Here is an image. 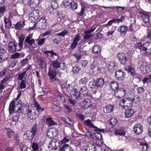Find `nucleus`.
<instances>
[{
  "instance_id": "43",
  "label": "nucleus",
  "mask_w": 151,
  "mask_h": 151,
  "mask_svg": "<svg viewBox=\"0 0 151 151\" xmlns=\"http://www.w3.org/2000/svg\"><path fill=\"white\" fill-rule=\"evenodd\" d=\"M52 110L55 112H59L61 110V108L59 106L54 104L52 105Z\"/></svg>"
},
{
  "instance_id": "53",
  "label": "nucleus",
  "mask_w": 151,
  "mask_h": 151,
  "mask_svg": "<svg viewBox=\"0 0 151 151\" xmlns=\"http://www.w3.org/2000/svg\"><path fill=\"white\" fill-rule=\"evenodd\" d=\"M88 81L87 78L86 77H85L84 78H81L79 81L80 83L81 84H85L87 83Z\"/></svg>"
},
{
  "instance_id": "19",
  "label": "nucleus",
  "mask_w": 151,
  "mask_h": 151,
  "mask_svg": "<svg viewBox=\"0 0 151 151\" xmlns=\"http://www.w3.org/2000/svg\"><path fill=\"white\" fill-rule=\"evenodd\" d=\"M127 27H128L126 25H121L119 27L117 30L121 34H122L124 33H126L127 30Z\"/></svg>"
},
{
  "instance_id": "31",
  "label": "nucleus",
  "mask_w": 151,
  "mask_h": 151,
  "mask_svg": "<svg viewBox=\"0 0 151 151\" xmlns=\"http://www.w3.org/2000/svg\"><path fill=\"white\" fill-rule=\"evenodd\" d=\"M19 42L18 43L19 45L20 48H22L23 41L24 39V37L23 35L22 34L19 37Z\"/></svg>"
},
{
  "instance_id": "40",
  "label": "nucleus",
  "mask_w": 151,
  "mask_h": 151,
  "mask_svg": "<svg viewBox=\"0 0 151 151\" xmlns=\"http://www.w3.org/2000/svg\"><path fill=\"white\" fill-rule=\"evenodd\" d=\"M108 122L112 126H114L117 123V120L115 118H112L110 120L108 121Z\"/></svg>"
},
{
  "instance_id": "64",
  "label": "nucleus",
  "mask_w": 151,
  "mask_h": 151,
  "mask_svg": "<svg viewBox=\"0 0 151 151\" xmlns=\"http://www.w3.org/2000/svg\"><path fill=\"white\" fill-rule=\"evenodd\" d=\"M80 70V69L78 67H75L73 68V72L75 73H78Z\"/></svg>"
},
{
  "instance_id": "52",
  "label": "nucleus",
  "mask_w": 151,
  "mask_h": 151,
  "mask_svg": "<svg viewBox=\"0 0 151 151\" xmlns=\"http://www.w3.org/2000/svg\"><path fill=\"white\" fill-rule=\"evenodd\" d=\"M39 60L40 63L39 64V65L40 67L42 68H45V67L46 66V65L43 60L41 59H39Z\"/></svg>"
},
{
  "instance_id": "7",
  "label": "nucleus",
  "mask_w": 151,
  "mask_h": 151,
  "mask_svg": "<svg viewBox=\"0 0 151 151\" xmlns=\"http://www.w3.org/2000/svg\"><path fill=\"white\" fill-rule=\"evenodd\" d=\"M117 57L120 63L124 65H125L128 61V58H127L126 55L124 53H119L117 55Z\"/></svg>"
},
{
  "instance_id": "1",
  "label": "nucleus",
  "mask_w": 151,
  "mask_h": 151,
  "mask_svg": "<svg viewBox=\"0 0 151 151\" xmlns=\"http://www.w3.org/2000/svg\"><path fill=\"white\" fill-rule=\"evenodd\" d=\"M37 123H36L32 127L28 135L27 133H24L23 135L24 138L26 137V139L27 140L30 139L32 140L37 134Z\"/></svg>"
},
{
  "instance_id": "30",
  "label": "nucleus",
  "mask_w": 151,
  "mask_h": 151,
  "mask_svg": "<svg viewBox=\"0 0 151 151\" xmlns=\"http://www.w3.org/2000/svg\"><path fill=\"white\" fill-rule=\"evenodd\" d=\"M52 119V118L51 117L46 118V123L49 126H51L54 125L56 124L55 122H53Z\"/></svg>"
},
{
  "instance_id": "59",
  "label": "nucleus",
  "mask_w": 151,
  "mask_h": 151,
  "mask_svg": "<svg viewBox=\"0 0 151 151\" xmlns=\"http://www.w3.org/2000/svg\"><path fill=\"white\" fill-rule=\"evenodd\" d=\"M27 61L28 59L27 58L22 59L21 62V65L20 66L22 67L24 66L26 64Z\"/></svg>"
},
{
  "instance_id": "39",
  "label": "nucleus",
  "mask_w": 151,
  "mask_h": 151,
  "mask_svg": "<svg viewBox=\"0 0 151 151\" xmlns=\"http://www.w3.org/2000/svg\"><path fill=\"white\" fill-rule=\"evenodd\" d=\"M19 118L17 116H14L12 118V122H10V124L12 125H16V123L18 122Z\"/></svg>"
},
{
  "instance_id": "54",
  "label": "nucleus",
  "mask_w": 151,
  "mask_h": 151,
  "mask_svg": "<svg viewBox=\"0 0 151 151\" xmlns=\"http://www.w3.org/2000/svg\"><path fill=\"white\" fill-rule=\"evenodd\" d=\"M81 39V37L78 34H77L75 35L74 37L73 41L75 42H78L80 41Z\"/></svg>"
},
{
  "instance_id": "21",
  "label": "nucleus",
  "mask_w": 151,
  "mask_h": 151,
  "mask_svg": "<svg viewBox=\"0 0 151 151\" xmlns=\"http://www.w3.org/2000/svg\"><path fill=\"white\" fill-rule=\"evenodd\" d=\"M114 106L113 105H108L104 108V113H110L113 110Z\"/></svg>"
},
{
  "instance_id": "23",
  "label": "nucleus",
  "mask_w": 151,
  "mask_h": 151,
  "mask_svg": "<svg viewBox=\"0 0 151 151\" xmlns=\"http://www.w3.org/2000/svg\"><path fill=\"white\" fill-rule=\"evenodd\" d=\"M61 63H59L57 60H56L53 61L51 64V65L54 69H57L60 67Z\"/></svg>"
},
{
  "instance_id": "63",
  "label": "nucleus",
  "mask_w": 151,
  "mask_h": 151,
  "mask_svg": "<svg viewBox=\"0 0 151 151\" xmlns=\"http://www.w3.org/2000/svg\"><path fill=\"white\" fill-rule=\"evenodd\" d=\"M86 136L88 138L90 139H93L94 137L93 135H92L89 131H88L87 132L86 134Z\"/></svg>"
},
{
  "instance_id": "37",
  "label": "nucleus",
  "mask_w": 151,
  "mask_h": 151,
  "mask_svg": "<svg viewBox=\"0 0 151 151\" xmlns=\"http://www.w3.org/2000/svg\"><path fill=\"white\" fill-rule=\"evenodd\" d=\"M56 134L54 136L53 133L52 132H50L49 130H47V136L50 138H53L58 135V130H55Z\"/></svg>"
},
{
  "instance_id": "14",
  "label": "nucleus",
  "mask_w": 151,
  "mask_h": 151,
  "mask_svg": "<svg viewBox=\"0 0 151 151\" xmlns=\"http://www.w3.org/2000/svg\"><path fill=\"white\" fill-rule=\"evenodd\" d=\"M95 81L96 84V88L97 89L101 88L104 83V80L102 78H98Z\"/></svg>"
},
{
  "instance_id": "49",
  "label": "nucleus",
  "mask_w": 151,
  "mask_h": 151,
  "mask_svg": "<svg viewBox=\"0 0 151 151\" xmlns=\"http://www.w3.org/2000/svg\"><path fill=\"white\" fill-rule=\"evenodd\" d=\"M89 85L90 86V88H96V83L95 80H93L92 82H90Z\"/></svg>"
},
{
  "instance_id": "12",
  "label": "nucleus",
  "mask_w": 151,
  "mask_h": 151,
  "mask_svg": "<svg viewBox=\"0 0 151 151\" xmlns=\"http://www.w3.org/2000/svg\"><path fill=\"white\" fill-rule=\"evenodd\" d=\"M133 131L137 134H140L143 131V127L140 124H136L134 126Z\"/></svg>"
},
{
  "instance_id": "38",
  "label": "nucleus",
  "mask_w": 151,
  "mask_h": 151,
  "mask_svg": "<svg viewBox=\"0 0 151 151\" xmlns=\"http://www.w3.org/2000/svg\"><path fill=\"white\" fill-rule=\"evenodd\" d=\"M70 8L74 10L77 9L78 7V3L77 2H75L73 1L70 3Z\"/></svg>"
},
{
  "instance_id": "55",
  "label": "nucleus",
  "mask_w": 151,
  "mask_h": 151,
  "mask_svg": "<svg viewBox=\"0 0 151 151\" xmlns=\"http://www.w3.org/2000/svg\"><path fill=\"white\" fill-rule=\"evenodd\" d=\"M95 136L96 138L99 140H100L102 138L101 134L99 132H96V133L95 134Z\"/></svg>"
},
{
  "instance_id": "11",
  "label": "nucleus",
  "mask_w": 151,
  "mask_h": 151,
  "mask_svg": "<svg viewBox=\"0 0 151 151\" xmlns=\"http://www.w3.org/2000/svg\"><path fill=\"white\" fill-rule=\"evenodd\" d=\"M109 86L112 90L114 91L115 94V93L118 92V90L119 89V84L118 82L113 81L109 84Z\"/></svg>"
},
{
  "instance_id": "8",
  "label": "nucleus",
  "mask_w": 151,
  "mask_h": 151,
  "mask_svg": "<svg viewBox=\"0 0 151 151\" xmlns=\"http://www.w3.org/2000/svg\"><path fill=\"white\" fill-rule=\"evenodd\" d=\"M45 17L42 16L39 20L38 22L39 28L42 30L46 29L47 27V24L46 20Z\"/></svg>"
},
{
  "instance_id": "26",
  "label": "nucleus",
  "mask_w": 151,
  "mask_h": 151,
  "mask_svg": "<svg viewBox=\"0 0 151 151\" xmlns=\"http://www.w3.org/2000/svg\"><path fill=\"white\" fill-rule=\"evenodd\" d=\"M115 134L116 135L124 136L125 133L123 129H117L115 131Z\"/></svg>"
},
{
  "instance_id": "32",
  "label": "nucleus",
  "mask_w": 151,
  "mask_h": 151,
  "mask_svg": "<svg viewBox=\"0 0 151 151\" xmlns=\"http://www.w3.org/2000/svg\"><path fill=\"white\" fill-rule=\"evenodd\" d=\"M73 95L75 96L76 99H78L80 96V92H79L78 91L76 88L73 89L71 91Z\"/></svg>"
},
{
  "instance_id": "29",
  "label": "nucleus",
  "mask_w": 151,
  "mask_h": 151,
  "mask_svg": "<svg viewBox=\"0 0 151 151\" xmlns=\"http://www.w3.org/2000/svg\"><path fill=\"white\" fill-rule=\"evenodd\" d=\"M134 112V110L132 109L127 110L125 113V116L126 117L129 118L133 114Z\"/></svg>"
},
{
  "instance_id": "48",
  "label": "nucleus",
  "mask_w": 151,
  "mask_h": 151,
  "mask_svg": "<svg viewBox=\"0 0 151 151\" xmlns=\"http://www.w3.org/2000/svg\"><path fill=\"white\" fill-rule=\"evenodd\" d=\"M32 145V147L34 151H37L39 148L38 144L35 142H33Z\"/></svg>"
},
{
  "instance_id": "17",
  "label": "nucleus",
  "mask_w": 151,
  "mask_h": 151,
  "mask_svg": "<svg viewBox=\"0 0 151 151\" xmlns=\"http://www.w3.org/2000/svg\"><path fill=\"white\" fill-rule=\"evenodd\" d=\"M39 4V0H30L29 5L30 7L34 9Z\"/></svg>"
},
{
  "instance_id": "57",
  "label": "nucleus",
  "mask_w": 151,
  "mask_h": 151,
  "mask_svg": "<svg viewBox=\"0 0 151 151\" xmlns=\"http://www.w3.org/2000/svg\"><path fill=\"white\" fill-rule=\"evenodd\" d=\"M26 87L25 81L24 80L21 81V83L20 84V88L22 89L25 88Z\"/></svg>"
},
{
  "instance_id": "62",
  "label": "nucleus",
  "mask_w": 151,
  "mask_h": 151,
  "mask_svg": "<svg viewBox=\"0 0 151 151\" xmlns=\"http://www.w3.org/2000/svg\"><path fill=\"white\" fill-rule=\"evenodd\" d=\"M78 44V42H76L73 41V42L71 44L70 46V48L71 49H74L76 47Z\"/></svg>"
},
{
  "instance_id": "34",
  "label": "nucleus",
  "mask_w": 151,
  "mask_h": 151,
  "mask_svg": "<svg viewBox=\"0 0 151 151\" xmlns=\"http://www.w3.org/2000/svg\"><path fill=\"white\" fill-rule=\"evenodd\" d=\"M6 135L9 138H11L12 136H14V132L12 129H8L6 132Z\"/></svg>"
},
{
  "instance_id": "4",
  "label": "nucleus",
  "mask_w": 151,
  "mask_h": 151,
  "mask_svg": "<svg viewBox=\"0 0 151 151\" xmlns=\"http://www.w3.org/2000/svg\"><path fill=\"white\" fill-rule=\"evenodd\" d=\"M149 46H150V44L148 42H146L143 44L141 42H137L134 45V47L136 48L139 49L140 51H145L147 50Z\"/></svg>"
},
{
  "instance_id": "56",
  "label": "nucleus",
  "mask_w": 151,
  "mask_h": 151,
  "mask_svg": "<svg viewBox=\"0 0 151 151\" xmlns=\"http://www.w3.org/2000/svg\"><path fill=\"white\" fill-rule=\"evenodd\" d=\"M43 52L45 54H47L48 55V53H51L52 54L51 55V57H53V55H57V54L53 52V50H52L51 51H44Z\"/></svg>"
},
{
  "instance_id": "33",
  "label": "nucleus",
  "mask_w": 151,
  "mask_h": 151,
  "mask_svg": "<svg viewBox=\"0 0 151 151\" xmlns=\"http://www.w3.org/2000/svg\"><path fill=\"white\" fill-rule=\"evenodd\" d=\"M34 105L36 109L38 112L43 111L44 110V108L43 107H41L37 102H35Z\"/></svg>"
},
{
  "instance_id": "16",
  "label": "nucleus",
  "mask_w": 151,
  "mask_h": 151,
  "mask_svg": "<svg viewBox=\"0 0 151 151\" xmlns=\"http://www.w3.org/2000/svg\"><path fill=\"white\" fill-rule=\"evenodd\" d=\"M17 102V101L13 100L10 103L9 108V111L10 113H12L14 111Z\"/></svg>"
},
{
  "instance_id": "28",
  "label": "nucleus",
  "mask_w": 151,
  "mask_h": 151,
  "mask_svg": "<svg viewBox=\"0 0 151 151\" xmlns=\"http://www.w3.org/2000/svg\"><path fill=\"white\" fill-rule=\"evenodd\" d=\"M141 14H142L141 16L142 19L145 23L148 22L150 20V16L147 14H144L142 12H141Z\"/></svg>"
},
{
  "instance_id": "42",
  "label": "nucleus",
  "mask_w": 151,
  "mask_h": 151,
  "mask_svg": "<svg viewBox=\"0 0 151 151\" xmlns=\"http://www.w3.org/2000/svg\"><path fill=\"white\" fill-rule=\"evenodd\" d=\"M119 94L122 97H124L127 93L126 90L124 89L118 90V92Z\"/></svg>"
},
{
  "instance_id": "24",
  "label": "nucleus",
  "mask_w": 151,
  "mask_h": 151,
  "mask_svg": "<svg viewBox=\"0 0 151 151\" xmlns=\"http://www.w3.org/2000/svg\"><path fill=\"white\" fill-rule=\"evenodd\" d=\"M96 147L93 145L90 144L86 146L85 149L86 151H96Z\"/></svg>"
},
{
  "instance_id": "60",
  "label": "nucleus",
  "mask_w": 151,
  "mask_h": 151,
  "mask_svg": "<svg viewBox=\"0 0 151 151\" xmlns=\"http://www.w3.org/2000/svg\"><path fill=\"white\" fill-rule=\"evenodd\" d=\"M125 17V16H122L121 17L120 19H116V22H117L118 23H119V22H123V21H124V19Z\"/></svg>"
},
{
  "instance_id": "25",
  "label": "nucleus",
  "mask_w": 151,
  "mask_h": 151,
  "mask_svg": "<svg viewBox=\"0 0 151 151\" xmlns=\"http://www.w3.org/2000/svg\"><path fill=\"white\" fill-rule=\"evenodd\" d=\"M40 12L38 9L34 10L32 13L30 14V15H32L35 19H37L39 16Z\"/></svg>"
},
{
  "instance_id": "36",
  "label": "nucleus",
  "mask_w": 151,
  "mask_h": 151,
  "mask_svg": "<svg viewBox=\"0 0 151 151\" xmlns=\"http://www.w3.org/2000/svg\"><path fill=\"white\" fill-rule=\"evenodd\" d=\"M80 93H82L83 95L87 94L88 92L87 88L86 86L83 87L80 89Z\"/></svg>"
},
{
  "instance_id": "41",
  "label": "nucleus",
  "mask_w": 151,
  "mask_h": 151,
  "mask_svg": "<svg viewBox=\"0 0 151 151\" xmlns=\"http://www.w3.org/2000/svg\"><path fill=\"white\" fill-rule=\"evenodd\" d=\"M51 7L53 9H56L58 7V4L56 0L51 1Z\"/></svg>"
},
{
  "instance_id": "35",
  "label": "nucleus",
  "mask_w": 151,
  "mask_h": 151,
  "mask_svg": "<svg viewBox=\"0 0 151 151\" xmlns=\"http://www.w3.org/2000/svg\"><path fill=\"white\" fill-rule=\"evenodd\" d=\"M91 100L89 99H86L83 102L84 105L83 106L84 108L87 109L91 105Z\"/></svg>"
},
{
  "instance_id": "22",
  "label": "nucleus",
  "mask_w": 151,
  "mask_h": 151,
  "mask_svg": "<svg viewBox=\"0 0 151 151\" xmlns=\"http://www.w3.org/2000/svg\"><path fill=\"white\" fill-rule=\"evenodd\" d=\"M25 25L24 21L21 22L19 21L14 26V27L16 29L19 30L22 29Z\"/></svg>"
},
{
  "instance_id": "3",
  "label": "nucleus",
  "mask_w": 151,
  "mask_h": 151,
  "mask_svg": "<svg viewBox=\"0 0 151 151\" xmlns=\"http://www.w3.org/2000/svg\"><path fill=\"white\" fill-rule=\"evenodd\" d=\"M57 74L56 70L51 68V67L49 68L48 75L49 77V80L51 83L55 82L57 81L55 78Z\"/></svg>"
},
{
  "instance_id": "5",
  "label": "nucleus",
  "mask_w": 151,
  "mask_h": 151,
  "mask_svg": "<svg viewBox=\"0 0 151 151\" xmlns=\"http://www.w3.org/2000/svg\"><path fill=\"white\" fill-rule=\"evenodd\" d=\"M32 37L31 35H29L26 37L24 44L25 48L28 47L29 48H33L32 45L35 42V40L33 39H31Z\"/></svg>"
},
{
  "instance_id": "6",
  "label": "nucleus",
  "mask_w": 151,
  "mask_h": 151,
  "mask_svg": "<svg viewBox=\"0 0 151 151\" xmlns=\"http://www.w3.org/2000/svg\"><path fill=\"white\" fill-rule=\"evenodd\" d=\"M115 74L116 78L118 81H123L125 78V73L121 70H116Z\"/></svg>"
},
{
  "instance_id": "9",
  "label": "nucleus",
  "mask_w": 151,
  "mask_h": 151,
  "mask_svg": "<svg viewBox=\"0 0 151 151\" xmlns=\"http://www.w3.org/2000/svg\"><path fill=\"white\" fill-rule=\"evenodd\" d=\"M125 70L130 73L131 75L134 78L138 77L139 75L135 71L134 68L132 67L128 66L125 68Z\"/></svg>"
},
{
  "instance_id": "51",
  "label": "nucleus",
  "mask_w": 151,
  "mask_h": 151,
  "mask_svg": "<svg viewBox=\"0 0 151 151\" xmlns=\"http://www.w3.org/2000/svg\"><path fill=\"white\" fill-rule=\"evenodd\" d=\"M68 33V31L66 30H64L62 31L61 32L57 34V35L63 37L65 35H67Z\"/></svg>"
},
{
  "instance_id": "10",
  "label": "nucleus",
  "mask_w": 151,
  "mask_h": 151,
  "mask_svg": "<svg viewBox=\"0 0 151 151\" xmlns=\"http://www.w3.org/2000/svg\"><path fill=\"white\" fill-rule=\"evenodd\" d=\"M148 65L147 63L143 61L142 63L140 66V69L143 73H146L148 72Z\"/></svg>"
},
{
  "instance_id": "18",
  "label": "nucleus",
  "mask_w": 151,
  "mask_h": 151,
  "mask_svg": "<svg viewBox=\"0 0 151 151\" xmlns=\"http://www.w3.org/2000/svg\"><path fill=\"white\" fill-rule=\"evenodd\" d=\"M93 54L96 55L101 54V47L99 45H95L92 49Z\"/></svg>"
},
{
  "instance_id": "15",
  "label": "nucleus",
  "mask_w": 151,
  "mask_h": 151,
  "mask_svg": "<svg viewBox=\"0 0 151 151\" xmlns=\"http://www.w3.org/2000/svg\"><path fill=\"white\" fill-rule=\"evenodd\" d=\"M59 151H74V150L68 144H64L59 150Z\"/></svg>"
},
{
  "instance_id": "58",
  "label": "nucleus",
  "mask_w": 151,
  "mask_h": 151,
  "mask_svg": "<svg viewBox=\"0 0 151 151\" xmlns=\"http://www.w3.org/2000/svg\"><path fill=\"white\" fill-rule=\"evenodd\" d=\"M97 70H99L100 72L102 74H103L106 72V69L104 67H98Z\"/></svg>"
},
{
  "instance_id": "46",
  "label": "nucleus",
  "mask_w": 151,
  "mask_h": 151,
  "mask_svg": "<svg viewBox=\"0 0 151 151\" xmlns=\"http://www.w3.org/2000/svg\"><path fill=\"white\" fill-rule=\"evenodd\" d=\"M81 55L82 54L81 53V51L79 50H78V52L75 54L74 55V56L78 60L81 59Z\"/></svg>"
},
{
  "instance_id": "27",
  "label": "nucleus",
  "mask_w": 151,
  "mask_h": 151,
  "mask_svg": "<svg viewBox=\"0 0 151 151\" xmlns=\"http://www.w3.org/2000/svg\"><path fill=\"white\" fill-rule=\"evenodd\" d=\"M83 122L85 123V124L87 125V126L89 128H92V129H94V130L96 126H94L93 124L92 123L91 121L89 120L88 119L85 120Z\"/></svg>"
},
{
  "instance_id": "45",
  "label": "nucleus",
  "mask_w": 151,
  "mask_h": 151,
  "mask_svg": "<svg viewBox=\"0 0 151 151\" xmlns=\"http://www.w3.org/2000/svg\"><path fill=\"white\" fill-rule=\"evenodd\" d=\"M140 145H142V151H147V148H149V146L147 144L140 142Z\"/></svg>"
},
{
  "instance_id": "61",
  "label": "nucleus",
  "mask_w": 151,
  "mask_h": 151,
  "mask_svg": "<svg viewBox=\"0 0 151 151\" xmlns=\"http://www.w3.org/2000/svg\"><path fill=\"white\" fill-rule=\"evenodd\" d=\"M116 23V20L115 19H113L109 21L107 24H106L105 25L106 26H111L112 25V23Z\"/></svg>"
},
{
  "instance_id": "44",
  "label": "nucleus",
  "mask_w": 151,
  "mask_h": 151,
  "mask_svg": "<svg viewBox=\"0 0 151 151\" xmlns=\"http://www.w3.org/2000/svg\"><path fill=\"white\" fill-rule=\"evenodd\" d=\"M30 114L31 115V118H29L31 119H36V118L38 116V115L39 114V113L38 114H37L35 112H33L32 113V111L31 110L30 111Z\"/></svg>"
},
{
  "instance_id": "20",
  "label": "nucleus",
  "mask_w": 151,
  "mask_h": 151,
  "mask_svg": "<svg viewBox=\"0 0 151 151\" xmlns=\"http://www.w3.org/2000/svg\"><path fill=\"white\" fill-rule=\"evenodd\" d=\"M135 98H132V99L127 98L126 99V104L127 107H132L133 105V102L134 101Z\"/></svg>"
},
{
  "instance_id": "2",
  "label": "nucleus",
  "mask_w": 151,
  "mask_h": 151,
  "mask_svg": "<svg viewBox=\"0 0 151 151\" xmlns=\"http://www.w3.org/2000/svg\"><path fill=\"white\" fill-rule=\"evenodd\" d=\"M29 107L28 104H21V107L18 109V110L16 111V112L19 113L21 111L22 113L24 114H27L28 117L31 118V115L30 114L31 110H29Z\"/></svg>"
},
{
  "instance_id": "50",
  "label": "nucleus",
  "mask_w": 151,
  "mask_h": 151,
  "mask_svg": "<svg viewBox=\"0 0 151 151\" xmlns=\"http://www.w3.org/2000/svg\"><path fill=\"white\" fill-rule=\"evenodd\" d=\"M26 74V71H24L19 74L18 76V80L21 81L23 80V79Z\"/></svg>"
},
{
  "instance_id": "47",
  "label": "nucleus",
  "mask_w": 151,
  "mask_h": 151,
  "mask_svg": "<svg viewBox=\"0 0 151 151\" xmlns=\"http://www.w3.org/2000/svg\"><path fill=\"white\" fill-rule=\"evenodd\" d=\"M93 36L94 37V39L96 40L101 39L103 36L102 34L100 32L96 33L95 35H93Z\"/></svg>"
},
{
  "instance_id": "13",
  "label": "nucleus",
  "mask_w": 151,
  "mask_h": 151,
  "mask_svg": "<svg viewBox=\"0 0 151 151\" xmlns=\"http://www.w3.org/2000/svg\"><path fill=\"white\" fill-rule=\"evenodd\" d=\"M8 49L11 53L15 52L17 50L16 44L13 42H10L8 44Z\"/></svg>"
}]
</instances>
